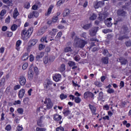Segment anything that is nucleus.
<instances>
[{"instance_id":"nucleus-1","label":"nucleus","mask_w":131,"mask_h":131,"mask_svg":"<svg viewBox=\"0 0 131 131\" xmlns=\"http://www.w3.org/2000/svg\"><path fill=\"white\" fill-rule=\"evenodd\" d=\"M88 44V42L84 40H82L77 37H75L74 41V46L75 48L79 49H83L85 45Z\"/></svg>"},{"instance_id":"nucleus-2","label":"nucleus","mask_w":131,"mask_h":131,"mask_svg":"<svg viewBox=\"0 0 131 131\" xmlns=\"http://www.w3.org/2000/svg\"><path fill=\"white\" fill-rule=\"evenodd\" d=\"M33 31V28H30L27 31L26 29H25L21 33V36L23 39L24 40H26L28 38H29V37L31 34H32V32Z\"/></svg>"},{"instance_id":"nucleus-3","label":"nucleus","mask_w":131,"mask_h":131,"mask_svg":"<svg viewBox=\"0 0 131 131\" xmlns=\"http://www.w3.org/2000/svg\"><path fill=\"white\" fill-rule=\"evenodd\" d=\"M55 60V57L54 56H45L43 58V62L45 64L49 63H52Z\"/></svg>"},{"instance_id":"nucleus-4","label":"nucleus","mask_w":131,"mask_h":131,"mask_svg":"<svg viewBox=\"0 0 131 131\" xmlns=\"http://www.w3.org/2000/svg\"><path fill=\"white\" fill-rule=\"evenodd\" d=\"M44 104L46 105L47 108L48 110L53 108V102L50 98H46L44 101Z\"/></svg>"},{"instance_id":"nucleus-5","label":"nucleus","mask_w":131,"mask_h":131,"mask_svg":"<svg viewBox=\"0 0 131 131\" xmlns=\"http://www.w3.org/2000/svg\"><path fill=\"white\" fill-rule=\"evenodd\" d=\"M98 29H99V27H96L92 28L90 30V35H91V36H95L97 34Z\"/></svg>"},{"instance_id":"nucleus-6","label":"nucleus","mask_w":131,"mask_h":131,"mask_svg":"<svg viewBox=\"0 0 131 131\" xmlns=\"http://www.w3.org/2000/svg\"><path fill=\"white\" fill-rule=\"evenodd\" d=\"M105 5L104 2H96L94 3V8L95 9H99V8H101L103 7Z\"/></svg>"},{"instance_id":"nucleus-7","label":"nucleus","mask_w":131,"mask_h":131,"mask_svg":"<svg viewBox=\"0 0 131 131\" xmlns=\"http://www.w3.org/2000/svg\"><path fill=\"white\" fill-rule=\"evenodd\" d=\"M120 32L121 34H127V33H129V30L127 27L124 26L121 29Z\"/></svg>"},{"instance_id":"nucleus-8","label":"nucleus","mask_w":131,"mask_h":131,"mask_svg":"<svg viewBox=\"0 0 131 131\" xmlns=\"http://www.w3.org/2000/svg\"><path fill=\"white\" fill-rule=\"evenodd\" d=\"M19 83L20 85H25L26 84V78L24 76L19 77Z\"/></svg>"},{"instance_id":"nucleus-9","label":"nucleus","mask_w":131,"mask_h":131,"mask_svg":"<svg viewBox=\"0 0 131 131\" xmlns=\"http://www.w3.org/2000/svg\"><path fill=\"white\" fill-rule=\"evenodd\" d=\"M117 14L120 17H125V16H126V12L122 9H119L117 11Z\"/></svg>"},{"instance_id":"nucleus-10","label":"nucleus","mask_w":131,"mask_h":131,"mask_svg":"<svg viewBox=\"0 0 131 131\" xmlns=\"http://www.w3.org/2000/svg\"><path fill=\"white\" fill-rule=\"evenodd\" d=\"M88 98H94V94L92 92H86L84 94V98L86 99Z\"/></svg>"},{"instance_id":"nucleus-11","label":"nucleus","mask_w":131,"mask_h":131,"mask_svg":"<svg viewBox=\"0 0 131 131\" xmlns=\"http://www.w3.org/2000/svg\"><path fill=\"white\" fill-rule=\"evenodd\" d=\"M107 18V15L102 13L99 14V17H98V19L99 21H104L105 19Z\"/></svg>"},{"instance_id":"nucleus-12","label":"nucleus","mask_w":131,"mask_h":131,"mask_svg":"<svg viewBox=\"0 0 131 131\" xmlns=\"http://www.w3.org/2000/svg\"><path fill=\"white\" fill-rule=\"evenodd\" d=\"M119 62L121 63V65H126L127 64V60L123 57H120Z\"/></svg>"},{"instance_id":"nucleus-13","label":"nucleus","mask_w":131,"mask_h":131,"mask_svg":"<svg viewBox=\"0 0 131 131\" xmlns=\"http://www.w3.org/2000/svg\"><path fill=\"white\" fill-rule=\"evenodd\" d=\"M53 78L54 81L58 82L61 80V75L59 74H56L53 77Z\"/></svg>"},{"instance_id":"nucleus-14","label":"nucleus","mask_w":131,"mask_h":131,"mask_svg":"<svg viewBox=\"0 0 131 131\" xmlns=\"http://www.w3.org/2000/svg\"><path fill=\"white\" fill-rule=\"evenodd\" d=\"M24 95H25V90L24 89H21L19 91L18 97L19 99H22L24 97Z\"/></svg>"},{"instance_id":"nucleus-15","label":"nucleus","mask_w":131,"mask_h":131,"mask_svg":"<svg viewBox=\"0 0 131 131\" xmlns=\"http://www.w3.org/2000/svg\"><path fill=\"white\" fill-rule=\"evenodd\" d=\"M37 42V40L36 39H32L29 41V47H33V46H35L36 43Z\"/></svg>"},{"instance_id":"nucleus-16","label":"nucleus","mask_w":131,"mask_h":131,"mask_svg":"<svg viewBox=\"0 0 131 131\" xmlns=\"http://www.w3.org/2000/svg\"><path fill=\"white\" fill-rule=\"evenodd\" d=\"M111 20H112V18L111 17L107 18V20L104 21V23H105V25L108 27H110V26H112V24L111 23Z\"/></svg>"},{"instance_id":"nucleus-17","label":"nucleus","mask_w":131,"mask_h":131,"mask_svg":"<svg viewBox=\"0 0 131 131\" xmlns=\"http://www.w3.org/2000/svg\"><path fill=\"white\" fill-rule=\"evenodd\" d=\"M54 8V5H51L50 6L49 8L48 9L47 13H45L46 16H49L51 13H52V10Z\"/></svg>"},{"instance_id":"nucleus-18","label":"nucleus","mask_w":131,"mask_h":131,"mask_svg":"<svg viewBox=\"0 0 131 131\" xmlns=\"http://www.w3.org/2000/svg\"><path fill=\"white\" fill-rule=\"evenodd\" d=\"M46 30H47V29H43V28L40 29L38 31V32L37 33V35H38V36L40 35H42V34H43V33L46 32Z\"/></svg>"},{"instance_id":"nucleus-19","label":"nucleus","mask_w":131,"mask_h":131,"mask_svg":"<svg viewBox=\"0 0 131 131\" xmlns=\"http://www.w3.org/2000/svg\"><path fill=\"white\" fill-rule=\"evenodd\" d=\"M103 64H108L109 63V58L108 57H104L101 59Z\"/></svg>"},{"instance_id":"nucleus-20","label":"nucleus","mask_w":131,"mask_h":131,"mask_svg":"<svg viewBox=\"0 0 131 131\" xmlns=\"http://www.w3.org/2000/svg\"><path fill=\"white\" fill-rule=\"evenodd\" d=\"M90 109L91 110V112L93 114H95L97 108L94 105L89 104Z\"/></svg>"},{"instance_id":"nucleus-21","label":"nucleus","mask_w":131,"mask_h":131,"mask_svg":"<svg viewBox=\"0 0 131 131\" xmlns=\"http://www.w3.org/2000/svg\"><path fill=\"white\" fill-rule=\"evenodd\" d=\"M43 56H45V53L43 52L40 53L36 56V61H39V59H41Z\"/></svg>"},{"instance_id":"nucleus-22","label":"nucleus","mask_w":131,"mask_h":131,"mask_svg":"<svg viewBox=\"0 0 131 131\" xmlns=\"http://www.w3.org/2000/svg\"><path fill=\"white\" fill-rule=\"evenodd\" d=\"M70 14V10L69 9H65L63 13V17H67V16H69Z\"/></svg>"},{"instance_id":"nucleus-23","label":"nucleus","mask_w":131,"mask_h":131,"mask_svg":"<svg viewBox=\"0 0 131 131\" xmlns=\"http://www.w3.org/2000/svg\"><path fill=\"white\" fill-rule=\"evenodd\" d=\"M19 15V12H18V9H17V8H15L14 12H13V18L16 19V18H17V17H18Z\"/></svg>"},{"instance_id":"nucleus-24","label":"nucleus","mask_w":131,"mask_h":131,"mask_svg":"<svg viewBox=\"0 0 131 131\" xmlns=\"http://www.w3.org/2000/svg\"><path fill=\"white\" fill-rule=\"evenodd\" d=\"M33 71L30 70L28 72V78L30 80L32 79V78H33Z\"/></svg>"},{"instance_id":"nucleus-25","label":"nucleus","mask_w":131,"mask_h":131,"mask_svg":"<svg viewBox=\"0 0 131 131\" xmlns=\"http://www.w3.org/2000/svg\"><path fill=\"white\" fill-rule=\"evenodd\" d=\"M54 120L59 121V120H61V119H62V116H61L59 115L56 114L54 116Z\"/></svg>"},{"instance_id":"nucleus-26","label":"nucleus","mask_w":131,"mask_h":131,"mask_svg":"<svg viewBox=\"0 0 131 131\" xmlns=\"http://www.w3.org/2000/svg\"><path fill=\"white\" fill-rule=\"evenodd\" d=\"M72 48L70 47H66L64 49V52L65 53H69V52H72Z\"/></svg>"},{"instance_id":"nucleus-27","label":"nucleus","mask_w":131,"mask_h":131,"mask_svg":"<svg viewBox=\"0 0 131 131\" xmlns=\"http://www.w3.org/2000/svg\"><path fill=\"white\" fill-rule=\"evenodd\" d=\"M129 38V37H128V36L127 35H124V36H120L119 38H118V40H123V39H127Z\"/></svg>"},{"instance_id":"nucleus-28","label":"nucleus","mask_w":131,"mask_h":131,"mask_svg":"<svg viewBox=\"0 0 131 131\" xmlns=\"http://www.w3.org/2000/svg\"><path fill=\"white\" fill-rule=\"evenodd\" d=\"M5 83H6V78H2L0 80V86H4L5 85Z\"/></svg>"},{"instance_id":"nucleus-29","label":"nucleus","mask_w":131,"mask_h":131,"mask_svg":"<svg viewBox=\"0 0 131 131\" xmlns=\"http://www.w3.org/2000/svg\"><path fill=\"white\" fill-rule=\"evenodd\" d=\"M29 56L28 53H25L22 57L23 61H26L29 58Z\"/></svg>"},{"instance_id":"nucleus-30","label":"nucleus","mask_w":131,"mask_h":131,"mask_svg":"<svg viewBox=\"0 0 131 131\" xmlns=\"http://www.w3.org/2000/svg\"><path fill=\"white\" fill-rule=\"evenodd\" d=\"M82 27L83 29L88 30V29H90V28H91V27H92V24H89L85 25L84 26H83Z\"/></svg>"},{"instance_id":"nucleus-31","label":"nucleus","mask_w":131,"mask_h":131,"mask_svg":"<svg viewBox=\"0 0 131 131\" xmlns=\"http://www.w3.org/2000/svg\"><path fill=\"white\" fill-rule=\"evenodd\" d=\"M61 36H62V33L61 32H59L57 33L56 36L55 37V40H58V39H60L61 38Z\"/></svg>"},{"instance_id":"nucleus-32","label":"nucleus","mask_w":131,"mask_h":131,"mask_svg":"<svg viewBox=\"0 0 131 131\" xmlns=\"http://www.w3.org/2000/svg\"><path fill=\"white\" fill-rule=\"evenodd\" d=\"M103 54L104 55V56H108V57H111V56H112V55L108 54V50L106 49L103 50Z\"/></svg>"},{"instance_id":"nucleus-33","label":"nucleus","mask_w":131,"mask_h":131,"mask_svg":"<svg viewBox=\"0 0 131 131\" xmlns=\"http://www.w3.org/2000/svg\"><path fill=\"white\" fill-rule=\"evenodd\" d=\"M63 113L65 115V116H68L70 114V111H69V110L66 109L63 112Z\"/></svg>"},{"instance_id":"nucleus-34","label":"nucleus","mask_w":131,"mask_h":131,"mask_svg":"<svg viewBox=\"0 0 131 131\" xmlns=\"http://www.w3.org/2000/svg\"><path fill=\"white\" fill-rule=\"evenodd\" d=\"M59 71L60 72H63V71H65V64H62L59 68Z\"/></svg>"},{"instance_id":"nucleus-35","label":"nucleus","mask_w":131,"mask_h":131,"mask_svg":"<svg viewBox=\"0 0 131 131\" xmlns=\"http://www.w3.org/2000/svg\"><path fill=\"white\" fill-rule=\"evenodd\" d=\"M17 28H18V26L16 24H13L11 27L12 31H15Z\"/></svg>"},{"instance_id":"nucleus-36","label":"nucleus","mask_w":131,"mask_h":131,"mask_svg":"<svg viewBox=\"0 0 131 131\" xmlns=\"http://www.w3.org/2000/svg\"><path fill=\"white\" fill-rule=\"evenodd\" d=\"M20 45H21V40H18L16 43V49L18 50H19V47H20Z\"/></svg>"},{"instance_id":"nucleus-37","label":"nucleus","mask_w":131,"mask_h":131,"mask_svg":"<svg viewBox=\"0 0 131 131\" xmlns=\"http://www.w3.org/2000/svg\"><path fill=\"white\" fill-rule=\"evenodd\" d=\"M125 45L126 47H131V40H127L125 42Z\"/></svg>"},{"instance_id":"nucleus-38","label":"nucleus","mask_w":131,"mask_h":131,"mask_svg":"<svg viewBox=\"0 0 131 131\" xmlns=\"http://www.w3.org/2000/svg\"><path fill=\"white\" fill-rule=\"evenodd\" d=\"M75 102L77 103H79L80 102H81V99H80V98L78 97H76L75 98Z\"/></svg>"},{"instance_id":"nucleus-39","label":"nucleus","mask_w":131,"mask_h":131,"mask_svg":"<svg viewBox=\"0 0 131 131\" xmlns=\"http://www.w3.org/2000/svg\"><path fill=\"white\" fill-rule=\"evenodd\" d=\"M40 41H41V42H43L45 41V42H46V43H48V40H47V36H43L41 38Z\"/></svg>"},{"instance_id":"nucleus-40","label":"nucleus","mask_w":131,"mask_h":131,"mask_svg":"<svg viewBox=\"0 0 131 131\" xmlns=\"http://www.w3.org/2000/svg\"><path fill=\"white\" fill-rule=\"evenodd\" d=\"M94 84H95V85L96 86H98L99 88H101V86H102V83L99 82V81H96L94 83Z\"/></svg>"},{"instance_id":"nucleus-41","label":"nucleus","mask_w":131,"mask_h":131,"mask_svg":"<svg viewBox=\"0 0 131 131\" xmlns=\"http://www.w3.org/2000/svg\"><path fill=\"white\" fill-rule=\"evenodd\" d=\"M23 130V127L22 126L18 125L16 127V131H22Z\"/></svg>"},{"instance_id":"nucleus-42","label":"nucleus","mask_w":131,"mask_h":131,"mask_svg":"<svg viewBox=\"0 0 131 131\" xmlns=\"http://www.w3.org/2000/svg\"><path fill=\"white\" fill-rule=\"evenodd\" d=\"M90 20H96L97 19V15L93 14V15L90 18Z\"/></svg>"},{"instance_id":"nucleus-43","label":"nucleus","mask_w":131,"mask_h":131,"mask_svg":"<svg viewBox=\"0 0 131 131\" xmlns=\"http://www.w3.org/2000/svg\"><path fill=\"white\" fill-rule=\"evenodd\" d=\"M114 90L111 89V88H109L107 90V92L108 93V94H114Z\"/></svg>"},{"instance_id":"nucleus-44","label":"nucleus","mask_w":131,"mask_h":131,"mask_svg":"<svg viewBox=\"0 0 131 131\" xmlns=\"http://www.w3.org/2000/svg\"><path fill=\"white\" fill-rule=\"evenodd\" d=\"M37 125H38V126H40V127L42 126V122L41 121V119L37 120Z\"/></svg>"},{"instance_id":"nucleus-45","label":"nucleus","mask_w":131,"mask_h":131,"mask_svg":"<svg viewBox=\"0 0 131 131\" xmlns=\"http://www.w3.org/2000/svg\"><path fill=\"white\" fill-rule=\"evenodd\" d=\"M60 98L61 100H63V99H66L67 98V95H64L63 94H61L60 95Z\"/></svg>"},{"instance_id":"nucleus-46","label":"nucleus","mask_w":131,"mask_h":131,"mask_svg":"<svg viewBox=\"0 0 131 131\" xmlns=\"http://www.w3.org/2000/svg\"><path fill=\"white\" fill-rule=\"evenodd\" d=\"M12 128V127H11V125L9 124V125H7L6 127H5V129L7 131H10L11 130Z\"/></svg>"},{"instance_id":"nucleus-47","label":"nucleus","mask_w":131,"mask_h":131,"mask_svg":"<svg viewBox=\"0 0 131 131\" xmlns=\"http://www.w3.org/2000/svg\"><path fill=\"white\" fill-rule=\"evenodd\" d=\"M103 33H108V32H112V30L110 29H104L102 30Z\"/></svg>"},{"instance_id":"nucleus-48","label":"nucleus","mask_w":131,"mask_h":131,"mask_svg":"<svg viewBox=\"0 0 131 131\" xmlns=\"http://www.w3.org/2000/svg\"><path fill=\"white\" fill-rule=\"evenodd\" d=\"M45 48H46V46H45L42 44H40L39 45V51H41V50H43V49H45Z\"/></svg>"},{"instance_id":"nucleus-49","label":"nucleus","mask_w":131,"mask_h":131,"mask_svg":"<svg viewBox=\"0 0 131 131\" xmlns=\"http://www.w3.org/2000/svg\"><path fill=\"white\" fill-rule=\"evenodd\" d=\"M27 67H28V63H25L23 65V70H26V69H27Z\"/></svg>"},{"instance_id":"nucleus-50","label":"nucleus","mask_w":131,"mask_h":131,"mask_svg":"<svg viewBox=\"0 0 131 131\" xmlns=\"http://www.w3.org/2000/svg\"><path fill=\"white\" fill-rule=\"evenodd\" d=\"M50 84H52V82L51 81H48L47 82L46 84H45V86L46 89H49V85H50Z\"/></svg>"},{"instance_id":"nucleus-51","label":"nucleus","mask_w":131,"mask_h":131,"mask_svg":"<svg viewBox=\"0 0 131 131\" xmlns=\"http://www.w3.org/2000/svg\"><path fill=\"white\" fill-rule=\"evenodd\" d=\"M23 102L25 104H27L29 102V98L26 97L24 99Z\"/></svg>"},{"instance_id":"nucleus-52","label":"nucleus","mask_w":131,"mask_h":131,"mask_svg":"<svg viewBox=\"0 0 131 131\" xmlns=\"http://www.w3.org/2000/svg\"><path fill=\"white\" fill-rule=\"evenodd\" d=\"M47 129L45 128H40V127H37L36 128V131H45Z\"/></svg>"},{"instance_id":"nucleus-53","label":"nucleus","mask_w":131,"mask_h":131,"mask_svg":"<svg viewBox=\"0 0 131 131\" xmlns=\"http://www.w3.org/2000/svg\"><path fill=\"white\" fill-rule=\"evenodd\" d=\"M11 21V17L10 16H8L7 18H6L5 19V23L9 24V23Z\"/></svg>"},{"instance_id":"nucleus-54","label":"nucleus","mask_w":131,"mask_h":131,"mask_svg":"<svg viewBox=\"0 0 131 131\" xmlns=\"http://www.w3.org/2000/svg\"><path fill=\"white\" fill-rule=\"evenodd\" d=\"M6 12L5 11V10H3L1 12V13H0V15H1V17H3V16H5V15H6Z\"/></svg>"},{"instance_id":"nucleus-55","label":"nucleus","mask_w":131,"mask_h":131,"mask_svg":"<svg viewBox=\"0 0 131 131\" xmlns=\"http://www.w3.org/2000/svg\"><path fill=\"white\" fill-rule=\"evenodd\" d=\"M57 21H58V16H54L52 19V22H53V23H55Z\"/></svg>"},{"instance_id":"nucleus-56","label":"nucleus","mask_w":131,"mask_h":131,"mask_svg":"<svg viewBox=\"0 0 131 131\" xmlns=\"http://www.w3.org/2000/svg\"><path fill=\"white\" fill-rule=\"evenodd\" d=\"M30 62H33V61H34V56H33V55L32 54L30 55Z\"/></svg>"},{"instance_id":"nucleus-57","label":"nucleus","mask_w":131,"mask_h":131,"mask_svg":"<svg viewBox=\"0 0 131 131\" xmlns=\"http://www.w3.org/2000/svg\"><path fill=\"white\" fill-rule=\"evenodd\" d=\"M33 17H34V15L33 12L30 13L28 15V18H29V19H31V18H33Z\"/></svg>"},{"instance_id":"nucleus-58","label":"nucleus","mask_w":131,"mask_h":131,"mask_svg":"<svg viewBox=\"0 0 131 131\" xmlns=\"http://www.w3.org/2000/svg\"><path fill=\"white\" fill-rule=\"evenodd\" d=\"M20 88H21V86H20V85L18 84V85L14 86V91H17V90H19V89H20Z\"/></svg>"},{"instance_id":"nucleus-59","label":"nucleus","mask_w":131,"mask_h":131,"mask_svg":"<svg viewBox=\"0 0 131 131\" xmlns=\"http://www.w3.org/2000/svg\"><path fill=\"white\" fill-rule=\"evenodd\" d=\"M62 4H64V2H63L62 1L60 0L57 2V5L58 6V7H60V6Z\"/></svg>"},{"instance_id":"nucleus-60","label":"nucleus","mask_w":131,"mask_h":131,"mask_svg":"<svg viewBox=\"0 0 131 131\" xmlns=\"http://www.w3.org/2000/svg\"><path fill=\"white\" fill-rule=\"evenodd\" d=\"M56 131H64V128L63 127H58L56 128Z\"/></svg>"},{"instance_id":"nucleus-61","label":"nucleus","mask_w":131,"mask_h":131,"mask_svg":"<svg viewBox=\"0 0 131 131\" xmlns=\"http://www.w3.org/2000/svg\"><path fill=\"white\" fill-rule=\"evenodd\" d=\"M33 14H34V17H35V18H37V17H38V15H39L38 12H37V11H34Z\"/></svg>"},{"instance_id":"nucleus-62","label":"nucleus","mask_w":131,"mask_h":131,"mask_svg":"<svg viewBox=\"0 0 131 131\" xmlns=\"http://www.w3.org/2000/svg\"><path fill=\"white\" fill-rule=\"evenodd\" d=\"M25 9H28L29 8H30V4H29V3H26L25 5Z\"/></svg>"},{"instance_id":"nucleus-63","label":"nucleus","mask_w":131,"mask_h":131,"mask_svg":"<svg viewBox=\"0 0 131 131\" xmlns=\"http://www.w3.org/2000/svg\"><path fill=\"white\" fill-rule=\"evenodd\" d=\"M23 110L22 108H18L17 109V112L18 113H19V114H23Z\"/></svg>"},{"instance_id":"nucleus-64","label":"nucleus","mask_w":131,"mask_h":131,"mask_svg":"<svg viewBox=\"0 0 131 131\" xmlns=\"http://www.w3.org/2000/svg\"><path fill=\"white\" fill-rule=\"evenodd\" d=\"M69 66H75V62H74L73 61H69Z\"/></svg>"}]
</instances>
